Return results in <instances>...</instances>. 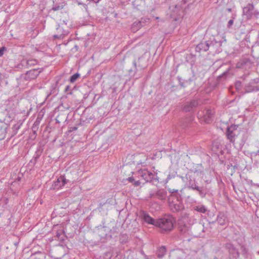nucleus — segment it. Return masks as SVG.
Listing matches in <instances>:
<instances>
[{
	"label": "nucleus",
	"mask_w": 259,
	"mask_h": 259,
	"mask_svg": "<svg viewBox=\"0 0 259 259\" xmlns=\"http://www.w3.org/2000/svg\"><path fill=\"white\" fill-rule=\"evenodd\" d=\"M168 190L169 192L171 193L170 196H175L177 198V199L179 198L178 195L174 194L175 193H177L178 192V190L169 189Z\"/></svg>",
	"instance_id": "38"
},
{
	"label": "nucleus",
	"mask_w": 259,
	"mask_h": 259,
	"mask_svg": "<svg viewBox=\"0 0 259 259\" xmlns=\"http://www.w3.org/2000/svg\"><path fill=\"white\" fill-rule=\"evenodd\" d=\"M226 248L228 250L229 254L232 256V259H237L239 257V253L234 245L231 243L226 244Z\"/></svg>",
	"instance_id": "15"
},
{
	"label": "nucleus",
	"mask_w": 259,
	"mask_h": 259,
	"mask_svg": "<svg viewBox=\"0 0 259 259\" xmlns=\"http://www.w3.org/2000/svg\"><path fill=\"white\" fill-rule=\"evenodd\" d=\"M169 9L173 12V15H175L178 14L179 11L182 9V7L179 5H176L175 6H170Z\"/></svg>",
	"instance_id": "29"
},
{
	"label": "nucleus",
	"mask_w": 259,
	"mask_h": 259,
	"mask_svg": "<svg viewBox=\"0 0 259 259\" xmlns=\"http://www.w3.org/2000/svg\"><path fill=\"white\" fill-rule=\"evenodd\" d=\"M192 120V117L182 118L180 121V125L183 128L187 127Z\"/></svg>",
	"instance_id": "21"
},
{
	"label": "nucleus",
	"mask_w": 259,
	"mask_h": 259,
	"mask_svg": "<svg viewBox=\"0 0 259 259\" xmlns=\"http://www.w3.org/2000/svg\"><path fill=\"white\" fill-rule=\"evenodd\" d=\"M41 153L42 152L39 149H37V150L35 152V155L33 158L37 161L38 159L41 155Z\"/></svg>",
	"instance_id": "37"
},
{
	"label": "nucleus",
	"mask_w": 259,
	"mask_h": 259,
	"mask_svg": "<svg viewBox=\"0 0 259 259\" xmlns=\"http://www.w3.org/2000/svg\"><path fill=\"white\" fill-rule=\"evenodd\" d=\"M214 259H217V257H214Z\"/></svg>",
	"instance_id": "63"
},
{
	"label": "nucleus",
	"mask_w": 259,
	"mask_h": 259,
	"mask_svg": "<svg viewBox=\"0 0 259 259\" xmlns=\"http://www.w3.org/2000/svg\"><path fill=\"white\" fill-rule=\"evenodd\" d=\"M192 186V190L196 191L201 198H204L207 194L206 189L203 186H198V184L196 185Z\"/></svg>",
	"instance_id": "16"
},
{
	"label": "nucleus",
	"mask_w": 259,
	"mask_h": 259,
	"mask_svg": "<svg viewBox=\"0 0 259 259\" xmlns=\"http://www.w3.org/2000/svg\"><path fill=\"white\" fill-rule=\"evenodd\" d=\"M63 24L66 25L67 24V22L65 21H63V24H62V26H63Z\"/></svg>",
	"instance_id": "56"
},
{
	"label": "nucleus",
	"mask_w": 259,
	"mask_h": 259,
	"mask_svg": "<svg viewBox=\"0 0 259 259\" xmlns=\"http://www.w3.org/2000/svg\"><path fill=\"white\" fill-rule=\"evenodd\" d=\"M56 30L57 33L53 36L55 39H62L69 33L68 30L65 29L62 26H60V25H57Z\"/></svg>",
	"instance_id": "9"
},
{
	"label": "nucleus",
	"mask_w": 259,
	"mask_h": 259,
	"mask_svg": "<svg viewBox=\"0 0 259 259\" xmlns=\"http://www.w3.org/2000/svg\"><path fill=\"white\" fill-rule=\"evenodd\" d=\"M38 124L39 122H38L37 121H35L33 125V128L36 127V129H37Z\"/></svg>",
	"instance_id": "48"
},
{
	"label": "nucleus",
	"mask_w": 259,
	"mask_h": 259,
	"mask_svg": "<svg viewBox=\"0 0 259 259\" xmlns=\"http://www.w3.org/2000/svg\"><path fill=\"white\" fill-rule=\"evenodd\" d=\"M143 220L149 224L153 225L156 226V220L151 218L149 214L143 212Z\"/></svg>",
	"instance_id": "20"
},
{
	"label": "nucleus",
	"mask_w": 259,
	"mask_h": 259,
	"mask_svg": "<svg viewBox=\"0 0 259 259\" xmlns=\"http://www.w3.org/2000/svg\"><path fill=\"white\" fill-rule=\"evenodd\" d=\"M257 91H259V78H255L244 85L243 95Z\"/></svg>",
	"instance_id": "4"
},
{
	"label": "nucleus",
	"mask_w": 259,
	"mask_h": 259,
	"mask_svg": "<svg viewBox=\"0 0 259 259\" xmlns=\"http://www.w3.org/2000/svg\"><path fill=\"white\" fill-rule=\"evenodd\" d=\"M156 226L159 228L162 233L170 231L174 227L173 219L169 217L159 219L156 220Z\"/></svg>",
	"instance_id": "2"
},
{
	"label": "nucleus",
	"mask_w": 259,
	"mask_h": 259,
	"mask_svg": "<svg viewBox=\"0 0 259 259\" xmlns=\"http://www.w3.org/2000/svg\"><path fill=\"white\" fill-rule=\"evenodd\" d=\"M197 184L198 183L197 182H196L195 180H193L192 179H190V180L188 181V188L189 189L192 190V186H191L194 187L193 185H196V184Z\"/></svg>",
	"instance_id": "36"
},
{
	"label": "nucleus",
	"mask_w": 259,
	"mask_h": 259,
	"mask_svg": "<svg viewBox=\"0 0 259 259\" xmlns=\"http://www.w3.org/2000/svg\"><path fill=\"white\" fill-rule=\"evenodd\" d=\"M42 68L33 69L29 70L26 72L25 79H34L36 78L39 73L42 71Z\"/></svg>",
	"instance_id": "14"
},
{
	"label": "nucleus",
	"mask_w": 259,
	"mask_h": 259,
	"mask_svg": "<svg viewBox=\"0 0 259 259\" xmlns=\"http://www.w3.org/2000/svg\"><path fill=\"white\" fill-rule=\"evenodd\" d=\"M213 112L211 109H206L199 111L197 113L198 118L206 123H209L211 121Z\"/></svg>",
	"instance_id": "7"
},
{
	"label": "nucleus",
	"mask_w": 259,
	"mask_h": 259,
	"mask_svg": "<svg viewBox=\"0 0 259 259\" xmlns=\"http://www.w3.org/2000/svg\"><path fill=\"white\" fill-rule=\"evenodd\" d=\"M233 23H234L233 19L230 20L227 24L228 28H230L232 26Z\"/></svg>",
	"instance_id": "42"
},
{
	"label": "nucleus",
	"mask_w": 259,
	"mask_h": 259,
	"mask_svg": "<svg viewBox=\"0 0 259 259\" xmlns=\"http://www.w3.org/2000/svg\"><path fill=\"white\" fill-rule=\"evenodd\" d=\"M138 175L139 177L144 180L146 182H151L154 180L158 181V179L155 178V174L147 169H140L138 171Z\"/></svg>",
	"instance_id": "6"
},
{
	"label": "nucleus",
	"mask_w": 259,
	"mask_h": 259,
	"mask_svg": "<svg viewBox=\"0 0 259 259\" xmlns=\"http://www.w3.org/2000/svg\"><path fill=\"white\" fill-rule=\"evenodd\" d=\"M68 182V180L65 178L64 176H60L57 181L54 182L52 186V189L54 190L59 189L63 187Z\"/></svg>",
	"instance_id": "12"
},
{
	"label": "nucleus",
	"mask_w": 259,
	"mask_h": 259,
	"mask_svg": "<svg viewBox=\"0 0 259 259\" xmlns=\"http://www.w3.org/2000/svg\"><path fill=\"white\" fill-rule=\"evenodd\" d=\"M241 253L244 258L248 256V249L244 245H240Z\"/></svg>",
	"instance_id": "30"
},
{
	"label": "nucleus",
	"mask_w": 259,
	"mask_h": 259,
	"mask_svg": "<svg viewBox=\"0 0 259 259\" xmlns=\"http://www.w3.org/2000/svg\"><path fill=\"white\" fill-rule=\"evenodd\" d=\"M80 76V74L78 73H76L71 76L69 79V81L71 83L74 82Z\"/></svg>",
	"instance_id": "33"
},
{
	"label": "nucleus",
	"mask_w": 259,
	"mask_h": 259,
	"mask_svg": "<svg viewBox=\"0 0 259 259\" xmlns=\"http://www.w3.org/2000/svg\"><path fill=\"white\" fill-rule=\"evenodd\" d=\"M254 8V6L252 4H249L243 9V13L245 15H250L252 13V11Z\"/></svg>",
	"instance_id": "22"
},
{
	"label": "nucleus",
	"mask_w": 259,
	"mask_h": 259,
	"mask_svg": "<svg viewBox=\"0 0 259 259\" xmlns=\"http://www.w3.org/2000/svg\"><path fill=\"white\" fill-rule=\"evenodd\" d=\"M63 236H64V235L62 234L61 233L57 232L56 233V237L58 239V240H59L60 241H62L64 240Z\"/></svg>",
	"instance_id": "39"
},
{
	"label": "nucleus",
	"mask_w": 259,
	"mask_h": 259,
	"mask_svg": "<svg viewBox=\"0 0 259 259\" xmlns=\"http://www.w3.org/2000/svg\"><path fill=\"white\" fill-rule=\"evenodd\" d=\"M222 42L223 41L219 39L218 36L215 37L214 36H211L208 40L203 39L201 40L196 46L195 50L199 53L206 52L209 50L214 52H220Z\"/></svg>",
	"instance_id": "1"
},
{
	"label": "nucleus",
	"mask_w": 259,
	"mask_h": 259,
	"mask_svg": "<svg viewBox=\"0 0 259 259\" xmlns=\"http://www.w3.org/2000/svg\"><path fill=\"white\" fill-rule=\"evenodd\" d=\"M237 127L238 126L236 125H231L230 126L228 127L227 130L235 132V131L237 130Z\"/></svg>",
	"instance_id": "40"
},
{
	"label": "nucleus",
	"mask_w": 259,
	"mask_h": 259,
	"mask_svg": "<svg viewBox=\"0 0 259 259\" xmlns=\"http://www.w3.org/2000/svg\"><path fill=\"white\" fill-rule=\"evenodd\" d=\"M217 221L220 225L224 226L227 222V217L223 212H220L217 215Z\"/></svg>",
	"instance_id": "19"
},
{
	"label": "nucleus",
	"mask_w": 259,
	"mask_h": 259,
	"mask_svg": "<svg viewBox=\"0 0 259 259\" xmlns=\"http://www.w3.org/2000/svg\"><path fill=\"white\" fill-rule=\"evenodd\" d=\"M10 104V101H6L5 105H8Z\"/></svg>",
	"instance_id": "54"
},
{
	"label": "nucleus",
	"mask_w": 259,
	"mask_h": 259,
	"mask_svg": "<svg viewBox=\"0 0 259 259\" xmlns=\"http://www.w3.org/2000/svg\"><path fill=\"white\" fill-rule=\"evenodd\" d=\"M167 197V191L163 188L157 189L149 192V198H156L161 201H165Z\"/></svg>",
	"instance_id": "5"
},
{
	"label": "nucleus",
	"mask_w": 259,
	"mask_h": 259,
	"mask_svg": "<svg viewBox=\"0 0 259 259\" xmlns=\"http://www.w3.org/2000/svg\"><path fill=\"white\" fill-rule=\"evenodd\" d=\"M9 125L3 121H0V140L6 138Z\"/></svg>",
	"instance_id": "18"
},
{
	"label": "nucleus",
	"mask_w": 259,
	"mask_h": 259,
	"mask_svg": "<svg viewBox=\"0 0 259 259\" xmlns=\"http://www.w3.org/2000/svg\"><path fill=\"white\" fill-rule=\"evenodd\" d=\"M24 121V119H20L17 121V123L13 126L10 138H12L17 134L18 130L20 128Z\"/></svg>",
	"instance_id": "17"
},
{
	"label": "nucleus",
	"mask_w": 259,
	"mask_h": 259,
	"mask_svg": "<svg viewBox=\"0 0 259 259\" xmlns=\"http://www.w3.org/2000/svg\"><path fill=\"white\" fill-rule=\"evenodd\" d=\"M36 162H37V160H35L34 158H33L30 160V163H32L33 165H35V164H36Z\"/></svg>",
	"instance_id": "49"
},
{
	"label": "nucleus",
	"mask_w": 259,
	"mask_h": 259,
	"mask_svg": "<svg viewBox=\"0 0 259 259\" xmlns=\"http://www.w3.org/2000/svg\"><path fill=\"white\" fill-rule=\"evenodd\" d=\"M143 26V21H139L138 22H135L132 26V29L134 31L136 30H138L141 28Z\"/></svg>",
	"instance_id": "31"
},
{
	"label": "nucleus",
	"mask_w": 259,
	"mask_h": 259,
	"mask_svg": "<svg viewBox=\"0 0 259 259\" xmlns=\"http://www.w3.org/2000/svg\"><path fill=\"white\" fill-rule=\"evenodd\" d=\"M178 199H177V200L175 201L169 202V207L174 212H179L184 209V205L182 202L179 201Z\"/></svg>",
	"instance_id": "10"
},
{
	"label": "nucleus",
	"mask_w": 259,
	"mask_h": 259,
	"mask_svg": "<svg viewBox=\"0 0 259 259\" xmlns=\"http://www.w3.org/2000/svg\"><path fill=\"white\" fill-rule=\"evenodd\" d=\"M240 64L241 66L250 67L251 65V62L248 58H242L238 63V65Z\"/></svg>",
	"instance_id": "25"
},
{
	"label": "nucleus",
	"mask_w": 259,
	"mask_h": 259,
	"mask_svg": "<svg viewBox=\"0 0 259 259\" xmlns=\"http://www.w3.org/2000/svg\"><path fill=\"white\" fill-rule=\"evenodd\" d=\"M38 63V61L36 59H23L21 61V63L18 64V67L19 68H29L32 66H35Z\"/></svg>",
	"instance_id": "11"
},
{
	"label": "nucleus",
	"mask_w": 259,
	"mask_h": 259,
	"mask_svg": "<svg viewBox=\"0 0 259 259\" xmlns=\"http://www.w3.org/2000/svg\"><path fill=\"white\" fill-rule=\"evenodd\" d=\"M205 228L204 226V224L199 222L198 224H195L193 227V235L195 236H202V233H204L205 230Z\"/></svg>",
	"instance_id": "13"
},
{
	"label": "nucleus",
	"mask_w": 259,
	"mask_h": 259,
	"mask_svg": "<svg viewBox=\"0 0 259 259\" xmlns=\"http://www.w3.org/2000/svg\"><path fill=\"white\" fill-rule=\"evenodd\" d=\"M248 139V134L246 132H244L241 135L240 142L239 143V149H242Z\"/></svg>",
	"instance_id": "26"
},
{
	"label": "nucleus",
	"mask_w": 259,
	"mask_h": 259,
	"mask_svg": "<svg viewBox=\"0 0 259 259\" xmlns=\"http://www.w3.org/2000/svg\"><path fill=\"white\" fill-rule=\"evenodd\" d=\"M133 65H134V67H135V70H137V63H136V62L135 61H133Z\"/></svg>",
	"instance_id": "52"
},
{
	"label": "nucleus",
	"mask_w": 259,
	"mask_h": 259,
	"mask_svg": "<svg viewBox=\"0 0 259 259\" xmlns=\"http://www.w3.org/2000/svg\"><path fill=\"white\" fill-rule=\"evenodd\" d=\"M77 127L76 126H71V127H70L69 132H74V131L77 130Z\"/></svg>",
	"instance_id": "45"
},
{
	"label": "nucleus",
	"mask_w": 259,
	"mask_h": 259,
	"mask_svg": "<svg viewBox=\"0 0 259 259\" xmlns=\"http://www.w3.org/2000/svg\"><path fill=\"white\" fill-rule=\"evenodd\" d=\"M63 8V6L61 5H56L54 6L50 10V12L51 11H56L62 10Z\"/></svg>",
	"instance_id": "35"
},
{
	"label": "nucleus",
	"mask_w": 259,
	"mask_h": 259,
	"mask_svg": "<svg viewBox=\"0 0 259 259\" xmlns=\"http://www.w3.org/2000/svg\"><path fill=\"white\" fill-rule=\"evenodd\" d=\"M133 72V71L132 69L129 70V73H130L131 74H132V73ZM135 72H136V70H135V71H134L133 75L135 74Z\"/></svg>",
	"instance_id": "53"
},
{
	"label": "nucleus",
	"mask_w": 259,
	"mask_h": 259,
	"mask_svg": "<svg viewBox=\"0 0 259 259\" xmlns=\"http://www.w3.org/2000/svg\"><path fill=\"white\" fill-rule=\"evenodd\" d=\"M236 135V134L234 132L227 130L226 136L228 140H229L230 142L233 144H234L235 143V137Z\"/></svg>",
	"instance_id": "24"
},
{
	"label": "nucleus",
	"mask_w": 259,
	"mask_h": 259,
	"mask_svg": "<svg viewBox=\"0 0 259 259\" xmlns=\"http://www.w3.org/2000/svg\"><path fill=\"white\" fill-rule=\"evenodd\" d=\"M230 68L229 67L227 68V69L220 75L218 76V79L224 78H226L228 76L230 75V73L229 72Z\"/></svg>",
	"instance_id": "32"
},
{
	"label": "nucleus",
	"mask_w": 259,
	"mask_h": 259,
	"mask_svg": "<svg viewBox=\"0 0 259 259\" xmlns=\"http://www.w3.org/2000/svg\"><path fill=\"white\" fill-rule=\"evenodd\" d=\"M186 1L187 0H183V2H184V4H186Z\"/></svg>",
	"instance_id": "58"
},
{
	"label": "nucleus",
	"mask_w": 259,
	"mask_h": 259,
	"mask_svg": "<svg viewBox=\"0 0 259 259\" xmlns=\"http://www.w3.org/2000/svg\"><path fill=\"white\" fill-rule=\"evenodd\" d=\"M173 178H174V175H171L169 174L166 178V182H167L169 180Z\"/></svg>",
	"instance_id": "47"
},
{
	"label": "nucleus",
	"mask_w": 259,
	"mask_h": 259,
	"mask_svg": "<svg viewBox=\"0 0 259 259\" xmlns=\"http://www.w3.org/2000/svg\"><path fill=\"white\" fill-rule=\"evenodd\" d=\"M84 7H85V9H87V5H84Z\"/></svg>",
	"instance_id": "59"
},
{
	"label": "nucleus",
	"mask_w": 259,
	"mask_h": 259,
	"mask_svg": "<svg viewBox=\"0 0 259 259\" xmlns=\"http://www.w3.org/2000/svg\"><path fill=\"white\" fill-rule=\"evenodd\" d=\"M145 258L148 259V257L146 255H145Z\"/></svg>",
	"instance_id": "62"
},
{
	"label": "nucleus",
	"mask_w": 259,
	"mask_h": 259,
	"mask_svg": "<svg viewBox=\"0 0 259 259\" xmlns=\"http://www.w3.org/2000/svg\"><path fill=\"white\" fill-rule=\"evenodd\" d=\"M58 116H57V118H56V122L59 123V120H58Z\"/></svg>",
	"instance_id": "57"
},
{
	"label": "nucleus",
	"mask_w": 259,
	"mask_h": 259,
	"mask_svg": "<svg viewBox=\"0 0 259 259\" xmlns=\"http://www.w3.org/2000/svg\"><path fill=\"white\" fill-rule=\"evenodd\" d=\"M70 89V87L69 85H67L66 87H65V91L66 92H67L68 91H69Z\"/></svg>",
	"instance_id": "51"
},
{
	"label": "nucleus",
	"mask_w": 259,
	"mask_h": 259,
	"mask_svg": "<svg viewBox=\"0 0 259 259\" xmlns=\"http://www.w3.org/2000/svg\"><path fill=\"white\" fill-rule=\"evenodd\" d=\"M140 184H141V183H140V181L137 180V181H135L133 184L135 187H137V186H139L140 185Z\"/></svg>",
	"instance_id": "44"
},
{
	"label": "nucleus",
	"mask_w": 259,
	"mask_h": 259,
	"mask_svg": "<svg viewBox=\"0 0 259 259\" xmlns=\"http://www.w3.org/2000/svg\"><path fill=\"white\" fill-rule=\"evenodd\" d=\"M127 180L132 183H134V181H135V179L133 177H129L127 179Z\"/></svg>",
	"instance_id": "46"
},
{
	"label": "nucleus",
	"mask_w": 259,
	"mask_h": 259,
	"mask_svg": "<svg viewBox=\"0 0 259 259\" xmlns=\"http://www.w3.org/2000/svg\"><path fill=\"white\" fill-rule=\"evenodd\" d=\"M251 155L252 156H254V157H256L257 156H259V149L256 151H254V152H252L251 153Z\"/></svg>",
	"instance_id": "43"
},
{
	"label": "nucleus",
	"mask_w": 259,
	"mask_h": 259,
	"mask_svg": "<svg viewBox=\"0 0 259 259\" xmlns=\"http://www.w3.org/2000/svg\"><path fill=\"white\" fill-rule=\"evenodd\" d=\"M166 252V248L165 246H162L158 248L157 250V256L159 258H161L164 256Z\"/></svg>",
	"instance_id": "23"
},
{
	"label": "nucleus",
	"mask_w": 259,
	"mask_h": 259,
	"mask_svg": "<svg viewBox=\"0 0 259 259\" xmlns=\"http://www.w3.org/2000/svg\"><path fill=\"white\" fill-rule=\"evenodd\" d=\"M205 182L207 183H208V181L206 180V181H205Z\"/></svg>",
	"instance_id": "61"
},
{
	"label": "nucleus",
	"mask_w": 259,
	"mask_h": 259,
	"mask_svg": "<svg viewBox=\"0 0 259 259\" xmlns=\"http://www.w3.org/2000/svg\"><path fill=\"white\" fill-rule=\"evenodd\" d=\"M4 108L6 116H8V117L10 118L11 114L13 112V110L11 107H4Z\"/></svg>",
	"instance_id": "34"
},
{
	"label": "nucleus",
	"mask_w": 259,
	"mask_h": 259,
	"mask_svg": "<svg viewBox=\"0 0 259 259\" xmlns=\"http://www.w3.org/2000/svg\"><path fill=\"white\" fill-rule=\"evenodd\" d=\"M193 209L200 213H205L207 211L206 207L203 205L194 206Z\"/></svg>",
	"instance_id": "27"
},
{
	"label": "nucleus",
	"mask_w": 259,
	"mask_h": 259,
	"mask_svg": "<svg viewBox=\"0 0 259 259\" xmlns=\"http://www.w3.org/2000/svg\"><path fill=\"white\" fill-rule=\"evenodd\" d=\"M181 253H182V252L181 251L178 250V251H176L174 252V254L176 256H178Z\"/></svg>",
	"instance_id": "50"
},
{
	"label": "nucleus",
	"mask_w": 259,
	"mask_h": 259,
	"mask_svg": "<svg viewBox=\"0 0 259 259\" xmlns=\"http://www.w3.org/2000/svg\"><path fill=\"white\" fill-rule=\"evenodd\" d=\"M234 86L237 92L243 94V92H244V87L243 88L242 83L240 81H236Z\"/></svg>",
	"instance_id": "28"
},
{
	"label": "nucleus",
	"mask_w": 259,
	"mask_h": 259,
	"mask_svg": "<svg viewBox=\"0 0 259 259\" xmlns=\"http://www.w3.org/2000/svg\"><path fill=\"white\" fill-rule=\"evenodd\" d=\"M199 105V100L197 99L192 100L190 102H186L183 107V111L184 112H191L194 110Z\"/></svg>",
	"instance_id": "8"
},
{
	"label": "nucleus",
	"mask_w": 259,
	"mask_h": 259,
	"mask_svg": "<svg viewBox=\"0 0 259 259\" xmlns=\"http://www.w3.org/2000/svg\"><path fill=\"white\" fill-rule=\"evenodd\" d=\"M188 218L182 217L178 221V228L180 233L183 236L187 237L192 235L193 232L190 224L188 223Z\"/></svg>",
	"instance_id": "3"
},
{
	"label": "nucleus",
	"mask_w": 259,
	"mask_h": 259,
	"mask_svg": "<svg viewBox=\"0 0 259 259\" xmlns=\"http://www.w3.org/2000/svg\"><path fill=\"white\" fill-rule=\"evenodd\" d=\"M32 130L35 132L37 129H36V127L33 128V126H32Z\"/></svg>",
	"instance_id": "55"
},
{
	"label": "nucleus",
	"mask_w": 259,
	"mask_h": 259,
	"mask_svg": "<svg viewBox=\"0 0 259 259\" xmlns=\"http://www.w3.org/2000/svg\"><path fill=\"white\" fill-rule=\"evenodd\" d=\"M257 253L259 254V251H258Z\"/></svg>",
	"instance_id": "64"
},
{
	"label": "nucleus",
	"mask_w": 259,
	"mask_h": 259,
	"mask_svg": "<svg viewBox=\"0 0 259 259\" xmlns=\"http://www.w3.org/2000/svg\"><path fill=\"white\" fill-rule=\"evenodd\" d=\"M6 50L7 49L5 47H2L0 48V57H2L4 55Z\"/></svg>",
	"instance_id": "41"
},
{
	"label": "nucleus",
	"mask_w": 259,
	"mask_h": 259,
	"mask_svg": "<svg viewBox=\"0 0 259 259\" xmlns=\"http://www.w3.org/2000/svg\"><path fill=\"white\" fill-rule=\"evenodd\" d=\"M82 3H78V5H82Z\"/></svg>",
	"instance_id": "60"
}]
</instances>
